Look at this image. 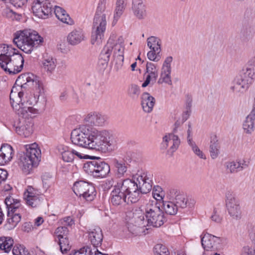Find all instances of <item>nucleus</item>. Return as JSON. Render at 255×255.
Returning a JSON list of instances; mask_svg holds the SVG:
<instances>
[{"label":"nucleus","instance_id":"f3484780","mask_svg":"<svg viewBox=\"0 0 255 255\" xmlns=\"http://www.w3.org/2000/svg\"><path fill=\"white\" fill-rule=\"evenodd\" d=\"M131 10L133 15L138 20L147 16L146 6L144 0H131Z\"/></svg>","mask_w":255,"mask_h":255},{"label":"nucleus","instance_id":"ea45409f","mask_svg":"<svg viewBox=\"0 0 255 255\" xmlns=\"http://www.w3.org/2000/svg\"><path fill=\"white\" fill-rule=\"evenodd\" d=\"M12 147L7 144L2 145L0 148V153L2 154L8 160L12 158Z\"/></svg>","mask_w":255,"mask_h":255},{"label":"nucleus","instance_id":"37998d69","mask_svg":"<svg viewBox=\"0 0 255 255\" xmlns=\"http://www.w3.org/2000/svg\"><path fill=\"white\" fill-rule=\"evenodd\" d=\"M104 39V33H92L91 43L92 45H100Z\"/></svg>","mask_w":255,"mask_h":255},{"label":"nucleus","instance_id":"a18cd8bd","mask_svg":"<svg viewBox=\"0 0 255 255\" xmlns=\"http://www.w3.org/2000/svg\"><path fill=\"white\" fill-rule=\"evenodd\" d=\"M112 52V48L109 47V45L107 44L102 50L100 55V58L107 63L110 60Z\"/></svg>","mask_w":255,"mask_h":255},{"label":"nucleus","instance_id":"7ed1b4c3","mask_svg":"<svg viewBox=\"0 0 255 255\" xmlns=\"http://www.w3.org/2000/svg\"><path fill=\"white\" fill-rule=\"evenodd\" d=\"M255 79V56L248 61L247 67L239 72L233 81L231 89L234 93L247 91Z\"/></svg>","mask_w":255,"mask_h":255},{"label":"nucleus","instance_id":"0e129e2a","mask_svg":"<svg viewBox=\"0 0 255 255\" xmlns=\"http://www.w3.org/2000/svg\"><path fill=\"white\" fill-rule=\"evenodd\" d=\"M212 221L216 223H220L222 221V218L217 214V212L214 210L213 215L211 217Z\"/></svg>","mask_w":255,"mask_h":255},{"label":"nucleus","instance_id":"5fc2aeb1","mask_svg":"<svg viewBox=\"0 0 255 255\" xmlns=\"http://www.w3.org/2000/svg\"><path fill=\"white\" fill-rule=\"evenodd\" d=\"M60 227H57L54 232L53 237L54 238V241H56V240L59 239H62V238L66 237L65 234H63V231L60 230Z\"/></svg>","mask_w":255,"mask_h":255},{"label":"nucleus","instance_id":"6ab92c4d","mask_svg":"<svg viewBox=\"0 0 255 255\" xmlns=\"http://www.w3.org/2000/svg\"><path fill=\"white\" fill-rule=\"evenodd\" d=\"M89 240L95 248L100 246L103 240V235L101 229L99 227L90 229L88 232Z\"/></svg>","mask_w":255,"mask_h":255},{"label":"nucleus","instance_id":"c03bdc74","mask_svg":"<svg viewBox=\"0 0 255 255\" xmlns=\"http://www.w3.org/2000/svg\"><path fill=\"white\" fill-rule=\"evenodd\" d=\"M153 252L155 255H169L167 248L162 244H157L153 248Z\"/></svg>","mask_w":255,"mask_h":255},{"label":"nucleus","instance_id":"4be33fe9","mask_svg":"<svg viewBox=\"0 0 255 255\" xmlns=\"http://www.w3.org/2000/svg\"><path fill=\"white\" fill-rule=\"evenodd\" d=\"M35 78L36 77L33 74L30 75L27 73L19 76L18 80H22L23 82L26 81L25 82H27L33 86H35V90L39 94L38 96L39 97L43 93V89L42 83Z\"/></svg>","mask_w":255,"mask_h":255},{"label":"nucleus","instance_id":"bf43d9fd","mask_svg":"<svg viewBox=\"0 0 255 255\" xmlns=\"http://www.w3.org/2000/svg\"><path fill=\"white\" fill-rule=\"evenodd\" d=\"M16 199L13 198L10 196H7L5 199L4 202L5 205L6 206V208L7 211H8V208L9 209L11 207V205H12L13 203H14V201Z\"/></svg>","mask_w":255,"mask_h":255},{"label":"nucleus","instance_id":"393cba45","mask_svg":"<svg viewBox=\"0 0 255 255\" xmlns=\"http://www.w3.org/2000/svg\"><path fill=\"white\" fill-rule=\"evenodd\" d=\"M7 219L4 225L5 230L9 231L13 229L21 220L20 213H13L9 211L7 212Z\"/></svg>","mask_w":255,"mask_h":255},{"label":"nucleus","instance_id":"864d4df0","mask_svg":"<svg viewBox=\"0 0 255 255\" xmlns=\"http://www.w3.org/2000/svg\"><path fill=\"white\" fill-rule=\"evenodd\" d=\"M146 70L147 73H155L158 74L157 69H156L155 65L151 62H147L146 65Z\"/></svg>","mask_w":255,"mask_h":255},{"label":"nucleus","instance_id":"9b49d317","mask_svg":"<svg viewBox=\"0 0 255 255\" xmlns=\"http://www.w3.org/2000/svg\"><path fill=\"white\" fill-rule=\"evenodd\" d=\"M72 190L77 196L89 202L94 200L97 194L93 184L84 180L75 182Z\"/></svg>","mask_w":255,"mask_h":255},{"label":"nucleus","instance_id":"7c9ffc66","mask_svg":"<svg viewBox=\"0 0 255 255\" xmlns=\"http://www.w3.org/2000/svg\"><path fill=\"white\" fill-rule=\"evenodd\" d=\"M249 161L245 160L236 162L232 161L227 162L226 166L227 169H229L231 173H235L247 168L249 165Z\"/></svg>","mask_w":255,"mask_h":255},{"label":"nucleus","instance_id":"4c0bfd02","mask_svg":"<svg viewBox=\"0 0 255 255\" xmlns=\"http://www.w3.org/2000/svg\"><path fill=\"white\" fill-rule=\"evenodd\" d=\"M55 242L59 245L60 250L63 254L67 253L68 251L71 249L69 241L67 237H63L62 239H59Z\"/></svg>","mask_w":255,"mask_h":255},{"label":"nucleus","instance_id":"39448f33","mask_svg":"<svg viewBox=\"0 0 255 255\" xmlns=\"http://www.w3.org/2000/svg\"><path fill=\"white\" fill-rule=\"evenodd\" d=\"M141 223L140 225L153 227H160L167 221L164 212L156 205L147 204L145 208L144 214L138 218Z\"/></svg>","mask_w":255,"mask_h":255},{"label":"nucleus","instance_id":"ddd939ff","mask_svg":"<svg viewBox=\"0 0 255 255\" xmlns=\"http://www.w3.org/2000/svg\"><path fill=\"white\" fill-rule=\"evenodd\" d=\"M31 8L33 14L41 18H45L53 9L48 0H36L33 2Z\"/></svg>","mask_w":255,"mask_h":255},{"label":"nucleus","instance_id":"aec40b11","mask_svg":"<svg viewBox=\"0 0 255 255\" xmlns=\"http://www.w3.org/2000/svg\"><path fill=\"white\" fill-rule=\"evenodd\" d=\"M33 188L30 187L24 194V199L27 205L34 208L39 206L43 199L41 195L33 192Z\"/></svg>","mask_w":255,"mask_h":255},{"label":"nucleus","instance_id":"de8ad7c7","mask_svg":"<svg viewBox=\"0 0 255 255\" xmlns=\"http://www.w3.org/2000/svg\"><path fill=\"white\" fill-rule=\"evenodd\" d=\"M157 77L158 74L148 73V74L146 76L145 80L142 84V87H146L150 84V82H151L152 84H153L155 82Z\"/></svg>","mask_w":255,"mask_h":255},{"label":"nucleus","instance_id":"f03ea898","mask_svg":"<svg viewBox=\"0 0 255 255\" xmlns=\"http://www.w3.org/2000/svg\"><path fill=\"white\" fill-rule=\"evenodd\" d=\"M12 100L10 98V101ZM11 105L16 114L21 118L17 124L14 123L13 125L16 132L24 137H28L33 132L32 118L34 117V115L37 113V110L32 106H23L22 104L21 106L19 105V108L17 109L18 106L14 107L13 101H11Z\"/></svg>","mask_w":255,"mask_h":255},{"label":"nucleus","instance_id":"c756f323","mask_svg":"<svg viewBox=\"0 0 255 255\" xmlns=\"http://www.w3.org/2000/svg\"><path fill=\"white\" fill-rule=\"evenodd\" d=\"M220 145L216 135H212L210 137V153L211 157L214 159L220 153Z\"/></svg>","mask_w":255,"mask_h":255},{"label":"nucleus","instance_id":"3c124183","mask_svg":"<svg viewBox=\"0 0 255 255\" xmlns=\"http://www.w3.org/2000/svg\"><path fill=\"white\" fill-rule=\"evenodd\" d=\"M20 200L18 199H16L14 201V203H12L10 208H8V211L10 212H11L12 214L13 213H19V208L20 207Z\"/></svg>","mask_w":255,"mask_h":255},{"label":"nucleus","instance_id":"20e7f679","mask_svg":"<svg viewBox=\"0 0 255 255\" xmlns=\"http://www.w3.org/2000/svg\"><path fill=\"white\" fill-rule=\"evenodd\" d=\"M132 193L128 182L127 179L117 182L113 186V189L110 194L111 203L115 207L121 208L126 205L135 203L134 198L132 197Z\"/></svg>","mask_w":255,"mask_h":255},{"label":"nucleus","instance_id":"a878e982","mask_svg":"<svg viewBox=\"0 0 255 255\" xmlns=\"http://www.w3.org/2000/svg\"><path fill=\"white\" fill-rule=\"evenodd\" d=\"M155 100L148 93H143L141 97V104L143 111L146 113L152 111L155 104Z\"/></svg>","mask_w":255,"mask_h":255},{"label":"nucleus","instance_id":"72a5a7b5","mask_svg":"<svg viewBox=\"0 0 255 255\" xmlns=\"http://www.w3.org/2000/svg\"><path fill=\"white\" fill-rule=\"evenodd\" d=\"M14 244L13 240L10 237L2 236L0 237V250L5 253H8Z\"/></svg>","mask_w":255,"mask_h":255},{"label":"nucleus","instance_id":"5701e85b","mask_svg":"<svg viewBox=\"0 0 255 255\" xmlns=\"http://www.w3.org/2000/svg\"><path fill=\"white\" fill-rule=\"evenodd\" d=\"M115 175L119 178L124 177L128 168V163L124 159L114 158L113 160Z\"/></svg>","mask_w":255,"mask_h":255},{"label":"nucleus","instance_id":"e2e57ef3","mask_svg":"<svg viewBox=\"0 0 255 255\" xmlns=\"http://www.w3.org/2000/svg\"><path fill=\"white\" fill-rule=\"evenodd\" d=\"M7 175L8 173L5 170L0 169V183L6 179Z\"/></svg>","mask_w":255,"mask_h":255},{"label":"nucleus","instance_id":"f257e3e1","mask_svg":"<svg viewBox=\"0 0 255 255\" xmlns=\"http://www.w3.org/2000/svg\"><path fill=\"white\" fill-rule=\"evenodd\" d=\"M73 144L102 152H111L117 148V138L109 131H98L94 128L81 125L71 133Z\"/></svg>","mask_w":255,"mask_h":255},{"label":"nucleus","instance_id":"f704fd0d","mask_svg":"<svg viewBox=\"0 0 255 255\" xmlns=\"http://www.w3.org/2000/svg\"><path fill=\"white\" fill-rule=\"evenodd\" d=\"M162 207L165 213L170 215H175L179 210L174 202L162 201Z\"/></svg>","mask_w":255,"mask_h":255},{"label":"nucleus","instance_id":"79ce46f5","mask_svg":"<svg viewBox=\"0 0 255 255\" xmlns=\"http://www.w3.org/2000/svg\"><path fill=\"white\" fill-rule=\"evenodd\" d=\"M140 93L139 87L135 84H131L128 89V95L133 100L137 99Z\"/></svg>","mask_w":255,"mask_h":255},{"label":"nucleus","instance_id":"423d86ee","mask_svg":"<svg viewBox=\"0 0 255 255\" xmlns=\"http://www.w3.org/2000/svg\"><path fill=\"white\" fill-rule=\"evenodd\" d=\"M15 33L13 43L24 52L30 54L34 47H37L43 41L38 33Z\"/></svg>","mask_w":255,"mask_h":255},{"label":"nucleus","instance_id":"c9c22d12","mask_svg":"<svg viewBox=\"0 0 255 255\" xmlns=\"http://www.w3.org/2000/svg\"><path fill=\"white\" fill-rule=\"evenodd\" d=\"M13 47L11 45H6L4 44H0V66L1 65V61L4 62L8 56Z\"/></svg>","mask_w":255,"mask_h":255},{"label":"nucleus","instance_id":"473e14b6","mask_svg":"<svg viewBox=\"0 0 255 255\" xmlns=\"http://www.w3.org/2000/svg\"><path fill=\"white\" fill-rule=\"evenodd\" d=\"M255 116L249 114L246 118L243 124L244 132L247 134H251L255 129Z\"/></svg>","mask_w":255,"mask_h":255},{"label":"nucleus","instance_id":"338daca9","mask_svg":"<svg viewBox=\"0 0 255 255\" xmlns=\"http://www.w3.org/2000/svg\"><path fill=\"white\" fill-rule=\"evenodd\" d=\"M51 177V176L49 173H45L42 176V179L43 185H45V186H47V187L49 186L47 183V178Z\"/></svg>","mask_w":255,"mask_h":255},{"label":"nucleus","instance_id":"69168bd1","mask_svg":"<svg viewBox=\"0 0 255 255\" xmlns=\"http://www.w3.org/2000/svg\"><path fill=\"white\" fill-rule=\"evenodd\" d=\"M63 221L65 222L66 225L68 226H72L74 224V221L73 218L70 216H67L63 218Z\"/></svg>","mask_w":255,"mask_h":255},{"label":"nucleus","instance_id":"4d7b16f0","mask_svg":"<svg viewBox=\"0 0 255 255\" xmlns=\"http://www.w3.org/2000/svg\"><path fill=\"white\" fill-rule=\"evenodd\" d=\"M194 146L192 148V150L195 154H196L200 158L202 159H206V156L203 152L199 148L196 144H193Z\"/></svg>","mask_w":255,"mask_h":255},{"label":"nucleus","instance_id":"dca6fc26","mask_svg":"<svg viewBox=\"0 0 255 255\" xmlns=\"http://www.w3.org/2000/svg\"><path fill=\"white\" fill-rule=\"evenodd\" d=\"M106 116L99 113H90L84 119V125L93 128V126H104L107 123Z\"/></svg>","mask_w":255,"mask_h":255},{"label":"nucleus","instance_id":"e433bc0d","mask_svg":"<svg viewBox=\"0 0 255 255\" xmlns=\"http://www.w3.org/2000/svg\"><path fill=\"white\" fill-rule=\"evenodd\" d=\"M84 39L82 33H69L67 36V41L71 45L79 44Z\"/></svg>","mask_w":255,"mask_h":255},{"label":"nucleus","instance_id":"603ef678","mask_svg":"<svg viewBox=\"0 0 255 255\" xmlns=\"http://www.w3.org/2000/svg\"><path fill=\"white\" fill-rule=\"evenodd\" d=\"M162 188L159 186H154L153 188L152 195L153 197L156 200H159L157 199V197H159L161 199H163V194L162 193Z\"/></svg>","mask_w":255,"mask_h":255},{"label":"nucleus","instance_id":"cd10ccee","mask_svg":"<svg viewBox=\"0 0 255 255\" xmlns=\"http://www.w3.org/2000/svg\"><path fill=\"white\" fill-rule=\"evenodd\" d=\"M106 25V15H101L100 16H95L93 26V30L94 32H105Z\"/></svg>","mask_w":255,"mask_h":255},{"label":"nucleus","instance_id":"49530a36","mask_svg":"<svg viewBox=\"0 0 255 255\" xmlns=\"http://www.w3.org/2000/svg\"><path fill=\"white\" fill-rule=\"evenodd\" d=\"M107 0H100L97 8L95 16H100L101 15H106L104 13L106 7Z\"/></svg>","mask_w":255,"mask_h":255},{"label":"nucleus","instance_id":"a19ab883","mask_svg":"<svg viewBox=\"0 0 255 255\" xmlns=\"http://www.w3.org/2000/svg\"><path fill=\"white\" fill-rule=\"evenodd\" d=\"M63 151L62 152V157L63 160L67 162L73 161L74 157L72 154V148L67 146H65L62 148Z\"/></svg>","mask_w":255,"mask_h":255},{"label":"nucleus","instance_id":"b1692460","mask_svg":"<svg viewBox=\"0 0 255 255\" xmlns=\"http://www.w3.org/2000/svg\"><path fill=\"white\" fill-rule=\"evenodd\" d=\"M219 242V238L209 234H205L201 238L202 246L207 251L216 248V245Z\"/></svg>","mask_w":255,"mask_h":255},{"label":"nucleus","instance_id":"09e8293b","mask_svg":"<svg viewBox=\"0 0 255 255\" xmlns=\"http://www.w3.org/2000/svg\"><path fill=\"white\" fill-rule=\"evenodd\" d=\"M147 54L148 58L153 61H158L160 59V56L158 55L160 53V50H156L155 49H151Z\"/></svg>","mask_w":255,"mask_h":255},{"label":"nucleus","instance_id":"052dcab7","mask_svg":"<svg viewBox=\"0 0 255 255\" xmlns=\"http://www.w3.org/2000/svg\"><path fill=\"white\" fill-rule=\"evenodd\" d=\"M23 249V247L20 245L19 247L17 246H14L12 249V254L13 255H22Z\"/></svg>","mask_w":255,"mask_h":255},{"label":"nucleus","instance_id":"9d476101","mask_svg":"<svg viewBox=\"0 0 255 255\" xmlns=\"http://www.w3.org/2000/svg\"><path fill=\"white\" fill-rule=\"evenodd\" d=\"M24 62L23 57L14 48L4 62L1 61L0 67L9 74H15L22 70Z\"/></svg>","mask_w":255,"mask_h":255},{"label":"nucleus","instance_id":"680f3d73","mask_svg":"<svg viewBox=\"0 0 255 255\" xmlns=\"http://www.w3.org/2000/svg\"><path fill=\"white\" fill-rule=\"evenodd\" d=\"M72 151L73 156L74 158L75 156H77L80 159H82V158L92 159V156L88 155H85L83 156L81 153H80V152L77 151L76 150H75L74 149H72Z\"/></svg>","mask_w":255,"mask_h":255},{"label":"nucleus","instance_id":"6e6552de","mask_svg":"<svg viewBox=\"0 0 255 255\" xmlns=\"http://www.w3.org/2000/svg\"><path fill=\"white\" fill-rule=\"evenodd\" d=\"M93 160L88 161L83 164V170L87 174L95 178L106 177L110 172V165L100 157L92 156Z\"/></svg>","mask_w":255,"mask_h":255},{"label":"nucleus","instance_id":"13d9d810","mask_svg":"<svg viewBox=\"0 0 255 255\" xmlns=\"http://www.w3.org/2000/svg\"><path fill=\"white\" fill-rule=\"evenodd\" d=\"M78 252L79 255L85 254V255H92L93 254L91 248L88 246L84 247L80 249Z\"/></svg>","mask_w":255,"mask_h":255},{"label":"nucleus","instance_id":"c85d7f7f","mask_svg":"<svg viewBox=\"0 0 255 255\" xmlns=\"http://www.w3.org/2000/svg\"><path fill=\"white\" fill-rule=\"evenodd\" d=\"M54 9L56 16L60 21L69 25L74 23L73 20L64 9L58 6H55Z\"/></svg>","mask_w":255,"mask_h":255},{"label":"nucleus","instance_id":"f8f14e48","mask_svg":"<svg viewBox=\"0 0 255 255\" xmlns=\"http://www.w3.org/2000/svg\"><path fill=\"white\" fill-rule=\"evenodd\" d=\"M114 51V56L116 61L122 64L124 60V39L122 36H118L116 33H112L107 43Z\"/></svg>","mask_w":255,"mask_h":255},{"label":"nucleus","instance_id":"2eb2a0df","mask_svg":"<svg viewBox=\"0 0 255 255\" xmlns=\"http://www.w3.org/2000/svg\"><path fill=\"white\" fill-rule=\"evenodd\" d=\"M177 128L174 127L173 130V133H170L165 135L163 137V141L161 144L162 149H166L169 144L171 145L167 150V153L170 155H172L177 149L180 143V140L178 136L174 134V133L177 131Z\"/></svg>","mask_w":255,"mask_h":255},{"label":"nucleus","instance_id":"774afa93","mask_svg":"<svg viewBox=\"0 0 255 255\" xmlns=\"http://www.w3.org/2000/svg\"><path fill=\"white\" fill-rule=\"evenodd\" d=\"M191 111L189 110H186V111L184 112L182 115V124L184 123L188 118L190 116Z\"/></svg>","mask_w":255,"mask_h":255},{"label":"nucleus","instance_id":"6e6d98bb","mask_svg":"<svg viewBox=\"0 0 255 255\" xmlns=\"http://www.w3.org/2000/svg\"><path fill=\"white\" fill-rule=\"evenodd\" d=\"M242 255H255V250L249 246L244 247L242 251Z\"/></svg>","mask_w":255,"mask_h":255},{"label":"nucleus","instance_id":"2f4dec72","mask_svg":"<svg viewBox=\"0 0 255 255\" xmlns=\"http://www.w3.org/2000/svg\"><path fill=\"white\" fill-rule=\"evenodd\" d=\"M42 65L45 71L52 73L56 66V59L51 56H44L42 61Z\"/></svg>","mask_w":255,"mask_h":255},{"label":"nucleus","instance_id":"a211bd4d","mask_svg":"<svg viewBox=\"0 0 255 255\" xmlns=\"http://www.w3.org/2000/svg\"><path fill=\"white\" fill-rule=\"evenodd\" d=\"M173 192L175 194V198L173 201L178 210L186 207L191 208L194 205L195 202L194 199L187 198L185 195L177 190H173Z\"/></svg>","mask_w":255,"mask_h":255},{"label":"nucleus","instance_id":"8fccbe9b","mask_svg":"<svg viewBox=\"0 0 255 255\" xmlns=\"http://www.w3.org/2000/svg\"><path fill=\"white\" fill-rule=\"evenodd\" d=\"M24 96V92L23 91H20L18 93V97L19 98V99L20 100V101H19V103H16V104L14 105V107H15L16 106H18L19 105H20V106L21 105V104H23V106H30V105H31L32 104L31 103H29L28 101H27L26 103H24V102H22V98H23ZM11 98L12 99V100L11 101L12 102L14 101V100L11 98V93L10 94V98ZM10 102H11V101L10 100ZM15 103V102H14V104ZM17 108L18 109L19 108V107L17 106Z\"/></svg>","mask_w":255,"mask_h":255},{"label":"nucleus","instance_id":"4468645a","mask_svg":"<svg viewBox=\"0 0 255 255\" xmlns=\"http://www.w3.org/2000/svg\"><path fill=\"white\" fill-rule=\"evenodd\" d=\"M226 205L229 214L234 219H240L241 217V211L239 201L229 191L226 193Z\"/></svg>","mask_w":255,"mask_h":255},{"label":"nucleus","instance_id":"1a4fd4ad","mask_svg":"<svg viewBox=\"0 0 255 255\" xmlns=\"http://www.w3.org/2000/svg\"><path fill=\"white\" fill-rule=\"evenodd\" d=\"M40 158L41 150L36 143L26 145L25 152L20 158L23 164V170L29 173L33 167L38 166Z\"/></svg>","mask_w":255,"mask_h":255},{"label":"nucleus","instance_id":"bb28decb","mask_svg":"<svg viewBox=\"0 0 255 255\" xmlns=\"http://www.w3.org/2000/svg\"><path fill=\"white\" fill-rule=\"evenodd\" d=\"M127 0H117L114 11V20L112 25L116 24L119 19L123 14L127 6Z\"/></svg>","mask_w":255,"mask_h":255},{"label":"nucleus","instance_id":"0eeeda50","mask_svg":"<svg viewBox=\"0 0 255 255\" xmlns=\"http://www.w3.org/2000/svg\"><path fill=\"white\" fill-rule=\"evenodd\" d=\"M144 175H136L131 179L127 178L132 193V197L136 203L139 200L142 194L149 193L152 188L151 180Z\"/></svg>","mask_w":255,"mask_h":255},{"label":"nucleus","instance_id":"58836bf2","mask_svg":"<svg viewBox=\"0 0 255 255\" xmlns=\"http://www.w3.org/2000/svg\"><path fill=\"white\" fill-rule=\"evenodd\" d=\"M147 46L150 49L160 50V40L155 36H150L147 38Z\"/></svg>","mask_w":255,"mask_h":255},{"label":"nucleus","instance_id":"412c9836","mask_svg":"<svg viewBox=\"0 0 255 255\" xmlns=\"http://www.w3.org/2000/svg\"><path fill=\"white\" fill-rule=\"evenodd\" d=\"M173 58L172 56L167 57L164 60L161 73V78L162 79V82L168 85L172 84L171 80V63L172 61Z\"/></svg>","mask_w":255,"mask_h":255}]
</instances>
